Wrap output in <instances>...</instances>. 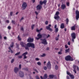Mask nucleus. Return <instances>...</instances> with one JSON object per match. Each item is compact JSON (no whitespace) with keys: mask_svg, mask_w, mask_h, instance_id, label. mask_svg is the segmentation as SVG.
Returning a JSON list of instances; mask_svg holds the SVG:
<instances>
[{"mask_svg":"<svg viewBox=\"0 0 79 79\" xmlns=\"http://www.w3.org/2000/svg\"><path fill=\"white\" fill-rule=\"evenodd\" d=\"M29 47H31L32 48H35V44L32 43H28L27 44V46L25 47V49L29 50Z\"/></svg>","mask_w":79,"mask_h":79,"instance_id":"nucleus-1","label":"nucleus"},{"mask_svg":"<svg viewBox=\"0 0 79 79\" xmlns=\"http://www.w3.org/2000/svg\"><path fill=\"white\" fill-rule=\"evenodd\" d=\"M65 59L66 61H73L74 60L73 58L69 55L65 57Z\"/></svg>","mask_w":79,"mask_h":79,"instance_id":"nucleus-2","label":"nucleus"},{"mask_svg":"<svg viewBox=\"0 0 79 79\" xmlns=\"http://www.w3.org/2000/svg\"><path fill=\"white\" fill-rule=\"evenodd\" d=\"M47 0H44L43 2L42 1H40V2L39 3L40 5H42L43 4L45 5H47Z\"/></svg>","mask_w":79,"mask_h":79,"instance_id":"nucleus-3","label":"nucleus"},{"mask_svg":"<svg viewBox=\"0 0 79 79\" xmlns=\"http://www.w3.org/2000/svg\"><path fill=\"white\" fill-rule=\"evenodd\" d=\"M76 15V19L77 20L79 19V11L78 10H77L75 11Z\"/></svg>","mask_w":79,"mask_h":79,"instance_id":"nucleus-4","label":"nucleus"},{"mask_svg":"<svg viewBox=\"0 0 79 79\" xmlns=\"http://www.w3.org/2000/svg\"><path fill=\"white\" fill-rule=\"evenodd\" d=\"M37 37H35V39L36 40H39L40 39H42V34H41L40 33H39L37 35Z\"/></svg>","mask_w":79,"mask_h":79,"instance_id":"nucleus-5","label":"nucleus"},{"mask_svg":"<svg viewBox=\"0 0 79 79\" xmlns=\"http://www.w3.org/2000/svg\"><path fill=\"white\" fill-rule=\"evenodd\" d=\"M27 3L26 2H24L23 3L22 5V8H23V10H25L26 8V7H27Z\"/></svg>","mask_w":79,"mask_h":79,"instance_id":"nucleus-6","label":"nucleus"},{"mask_svg":"<svg viewBox=\"0 0 79 79\" xmlns=\"http://www.w3.org/2000/svg\"><path fill=\"white\" fill-rule=\"evenodd\" d=\"M67 74L68 75H69V76L70 77L71 79H74V76L73 75L71 74L70 73L68 72V71L67 72Z\"/></svg>","mask_w":79,"mask_h":79,"instance_id":"nucleus-7","label":"nucleus"},{"mask_svg":"<svg viewBox=\"0 0 79 79\" xmlns=\"http://www.w3.org/2000/svg\"><path fill=\"white\" fill-rule=\"evenodd\" d=\"M41 43L43 44H45L47 45V40L45 39H41Z\"/></svg>","mask_w":79,"mask_h":79,"instance_id":"nucleus-8","label":"nucleus"},{"mask_svg":"<svg viewBox=\"0 0 79 79\" xmlns=\"http://www.w3.org/2000/svg\"><path fill=\"white\" fill-rule=\"evenodd\" d=\"M44 38H48L49 37H50V35L49 34L48 35V36H47V34L45 33H43L42 34V37Z\"/></svg>","mask_w":79,"mask_h":79,"instance_id":"nucleus-9","label":"nucleus"},{"mask_svg":"<svg viewBox=\"0 0 79 79\" xmlns=\"http://www.w3.org/2000/svg\"><path fill=\"white\" fill-rule=\"evenodd\" d=\"M20 44V45H21L22 47H24L25 49H26L25 47H26V46H26V43L23 42H21Z\"/></svg>","mask_w":79,"mask_h":79,"instance_id":"nucleus-10","label":"nucleus"},{"mask_svg":"<svg viewBox=\"0 0 79 79\" xmlns=\"http://www.w3.org/2000/svg\"><path fill=\"white\" fill-rule=\"evenodd\" d=\"M52 26V25L51 24H49L48 26H47L46 27V29L48 30H49V31H52V29L51 28H50V27Z\"/></svg>","mask_w":79,"mask_h":79,"instance_id":"nucleus-11","label":"nucleus"},{"mask_svg":"<svg viewBox=\"0 0 79 79\" xmlns=\"http://www.w3.org/2000/svg\"><path fill=\"white\" fill-rule=\"evenodd\" d=\"M47 67H48V69H51V64L50 61H48L47 64Z\"/></svg>","mask_w":79,"mask_h":79,"instance_id":"nucleus-12","label":"nucleus"},{"mask_svg":"<svg viewBox=\"0 0 79 79\" xmlns=\"http://www.w3.org/2000/svg\"><path fill=\"white\" fill-rule=\"evenodd\" d=\"M33 40L34 39H31V37H29L28 39L27 42H32Z\"/></svg>","mask_w":79,"mask_h":79,"instance_id":"nucleus-13","label":"nucleus"},{"mask_svg":"<svg viewBox=\"0 0 79 79\" xmlns=\"http://www.w3.org/2000/svg\"><path fill=\"white\" fill-rule=\"evenodd\" d=\"M71 37H72V39H76V34L75 33H72L71 34Z\"/></svg>","mask_w":79,"mask_h":79,"instance_id":"nucleus-14","label":"nucleus"},{"mask_svg":"<svg viewBox=\"0 0 79 79\" xmlns=\"http://www.w3.org/2000/svg\"><path fill=\"white\" fill-rule=\"evenodd\" d=\"M36 7L37 10H41L42 8V6L40 4L38 5Z\"/></svg>","mask_w":79,"mask_h":79,"instance_id":"nucleus-15","label":"nucleus"},{"mask_svg":"<svg viewBox=\"0 0 79 79\" xmlns=\"http://www.w3.org/2000/svg\"><path fill=\"white\" fill-rule=\"evenodd\" d=\"M66 5H65V4H62L61 6V8L62 9V10H64V9H65V8H66Z\"/></svg>","mask_w":79,"mask_h":79,"instance_id":"nucleus-16","label":"nucleus"},{"mask_svg":"<svg viewBox=\"0 0 79 79\" xmlns=\"http://www.w3.org/2000/svg\"><path fill=\"white\" fill-rule=\"evenodd\" d=\"M71 29L72 31H75L76 30V25L71 27Z\"/></svg>","mask_w":79,"mask_h":79,"instance_id":"nucleus-17","label":"nucleus"},{"mask_svg":"<svg viewBox=\"0 0 79 79\" xmlns=\"http://www.w3.org/2000/svg\"><path fill=\"white\" fill-rule=\"evenodd\" d=\"M19 71V69L18 67H15L14 69V72L15 73H17Z\"/></svg>","mask_w":79,"mask_h":79,"instance_id":"nucleus-18","label":"nucleus"},{"mask_svg":"<svg viewBox=\"0 0 79 79\" xmlns=\"http://www.w3.org/2000/svg\"><path fill=\"white\" fill-rule=\"evenodd\" d=\"M19 74L20 76L21 77H24V73H23V72H20L19 73Z\"/></svg>","mask_w":79,"mask_h":79,"instance_id":"nucleus-19","label":"nucleus"},{"mask_svg":"<svg viewBox=\"0 0 79 79\" xmlns=\"http://www.w3.org/2000/svg\"><path fill=\"white\" fill-rule=\"evenodd\" d=\"M60 28L61 29H63L64 28V23H62L60 25Z\"/></svg>","mask_w":79,"mask_h":79,"instance_id":"nucleus-20","label":"nucleus"},{"mask_svg":"<svg viewBox=\"0 0 79 79\" xmlns=\"http://www.w3.org/2000/svg\"><path fill=\"white\" fill-rule=\"evenodd\" d=\"M65 51L66 53H69L70 52V48H69L68 49H65Z\"/></svg>","mask_w":79,"mask_h":79,"instance_id":"nucleus-21","label":"nucleus"},{"mask_svg":"<svg viewBox=\"0 0 79 79\" xmlns=\"http://www.w3.org/2000/svg\"><path fill=\"white\" fill-rule=\"evenodd\" d=\"M56 16H55L54 17V18L55 19H56V20H58L59 19L60 17L58 15Z\"/></svg>","mask_w":79,"mask_h":79,"instance_id":"nucleus-22","label":"nucleus"},{"mask_svg":"<svg viewBox=\"0 0 79 79\" xmlns=\"http://www.w3.org/2000/svg\"><path fill=\"white\" fill-rule=\"evenodd\" d=\"M15 45H16V48H18V49H19V44H18L17 43H16L15 44Z\"/></svg>","mask_w":79,"mask_h":79,"instance_id":"nucleus-23","label":"nucleus"},{"mask_svg":"<svg viewBox=\"0 0 79 79\" xmlns=\"http://www.w3.org/2000/svg\"><path fill=\"white\" fill-rule=\"evenodd\" d=\"M60 37V35L58 34L57 35V36L55 39V40H59V38Z\"/></svg>","mask_w":79,"mask_h":79,"instance_id":"nucleus-24","label":"nucleus"},{"mask_svg":"<svg viewBox=\"0 0 79 79\" xmlns=\"http://www.w3.org/2000/svg\"><path fill=\"white\" fill-rule=\"evenodd\" d=\"M54 76H54V75H49V77L51 79H53V78L54 77Z\"/></svg>","mask_w":79,"mask_h":79,"instance_id":"nucleus-25","label":"nucleus"},{"mask_svg":"<svg viewBox=\"0 0 79 79\" xmlns=\"http://www.w3.org/2000/svg\"><path fill=\"white\" fill-rule=\"evenodd\" d=\"M44 79H47V74H44Z\"/></svg>","mask_w":79,"mask_h":79,"instance_id":"nucleus-26","label":"nucleus"},{"mask_svg":"<svg viewBox=\"0 0 79 79\" xmlns=\"http://www.w3.org/2000/svg\"><path fill=\"white\" fill-rule=\"evenodd\" d=\"M27 53H28L27 52H26L22 54V56H26V55H27Z\"/></svg>","mask_w":79,"mask_h":79,"instance_id":"nucleus-27","label":"nucleus"},{"mask_svg":"<svg viewBox=\"0 0 79 79\" xmlns=\"http://www.w3.org/2000/svg\"><path fill=\"white\" fill-rule=\"evenodd\" d=\"M42 30V28H41L40 30H38V29H36V31L37 32H40Z\"/></svg>","mask_w":79,"mask_h":79,"instance_id":"nucleus-28","label":"nucleus"},{"mask_svg":"<svg viewBox=\"0 0 79 79\" xmlns=\"http://www.w3.org/2000/svg\"><path fill=\"white\" fill-rule=\"evenodd\" d=\"M58 15H60V12L59 11H57L55 14V16H58Z\"/></svg>","mask_w":79,"mask_h":79,"instance_id":"nucleus-29","label":"nucleus"},{"mask_svg":"<svg viewBox=\"0 0 79 79\" xmlns=\"http://www.w3.org/2000/svg\"><path fill=\"white\" fill-rule=\"evenodd\" d=\"M66 24H68V23H69V19L68 18L66 19Z\"/></svg>","mask_w":79,"mask_h":79,"instance_id":"nucleus-30","label":"nucleus"},{"mask_svg":"<svg viewBox=\"0 0 79 79\" xmlns=\"http://www.w3.org/2000/svg\"><path fill=\"white\" fill-rule=\"evenodd\" d=\"M55 29V32H56V33L58 32V28H56Z\"/></svg>","mask_w":79,"mask_h":79,"instance_id":"nucleus-31","label":"nucleus"},{"mask_svg":"<svg viewBox=\"0 0 79 79\" xmlns=\"http://www.w3.org/2000/svg\"><path fill=\"white\" fill-rule=\"evenodd\" d=\"M18 39L20 41L21 40V38L20 37H19V35L18 36Z\"/></svg>","mask_w":79,"mask_h":79,"instance_id":"nucleus-32","label":"nucleus"},{"mask_svg":"<svg viewBox=\"0 0 79 79\" xmlns=\"http://www.w3.org/2000/svg\"><path fill=\"white\" fill-rule=\"evenodd\" d=\"M13 45H14V43L12 42L11 43V44L10 45V47H13Z\"/></svg>","mask_w":79,"mask_h":79,"instance_id":"nucleus-33","label":"nucleus"},{"mask_svg":"<svg viewBox=\"0 0 79 79\" xmlns=\"http://www.w3.org/2000/svg\"><path fill=\"white\" fill-rule=\"evenodd\" d=\"M34 26H35V25L34 24H33L31 25V29H32V30L34 29Z\"/></svg>","mask_w":79,"mask_h":79,"instance_id":"nucleus-34","label":"nucleus"},{"mask_svg":"<svg viewBox=\"0 0 79 79\" xmlns=\"http://www.w3.org/2000/svg\"><path fill=\"white\" fill-rule=\"evenodd\" d=\"M55 68L56 70H57V69H58V66H57V65H56Z\"/></svg>","mask_w":79,"mask_h":79,"instance_id":"nucleus-35","label":"nucleus"},{"mask_svg":"<svg viewBox=\"0 0 79 79\" xmlns=\"http://www.w3.org/2000/svg\"><path fill=\"white\" fill-rule=\"evenodd\" d=\"M46 55L44 53V54H43L42 55H41V56L42 57H44V56H45Z\"/></svg>","mask_w":79,"mask_h":79,"instance_id":"nucleus-36","label":"nucleus"},{"mask_svg":"<svg viewBox=\"0 0 79 79\" xmlns=\"http://www.w3.org/2000/svg\"><path fill=\"white\" fill-rule=\"evenodd\" d=\"M67 6H69V2H68L66 3Z\"/></svg>","mask_w":79,"mask_h":79,"instance_id":"nucleus-37","label":"nucleus"},{"mask_svg":"<svg viewBox=\"0 0 79 79\" xmlns=\"http://www.w3.org/2000/svg\"><path fill=\"white\" fill-rule=\"evenodd\" d=\"M19 54H20V52H18L17 53L15 54V55H19Z\"/></svg>","mask_w":79,"mask_h":79,"instance_id":"nucleus-38","label":"nucleus"},{"mask_svg":"<svg viewBox=\"0 0 79 79\" xmlns=\"http://www.w3.org/2000/svg\"><path fill=\"white\" fill-rule=\"evenodd\" d=\"M14 61H15V60L14 59H12L11 61V63H13L14 62Z\"/></svg>","mask_w":79,"mask_h":79,"instance_id":"nucleus-39","label":"nucleus"},{"mask_svg":"<svg viewBox=\"0 0 79 79\" xmlns=\"http://www.w3.org/2000/svg\"><path fill=\"white\" fill-rule=\"evenodd\" d=\"M76 66L75 65H73V69H76Z\"/></svg>","mask_w":79,"mask_h":79,"instance_id":"nucleus-40","label":"nucleus"},{"mask_svg":"<svg viewBox=\"0 0 79 79\" xmlns=\"http://www.w3.org/2000/svg\"><path fill=\"white\" fill-rule=\"evenodd\" d=\"M19 69H21V64H20L19 65Z\"/></svg>","mask_w":79,"mask_h":79,"instance_id":"nucleus-41","label":"nucleus"},{"mask_svg":"<svg viewBox=\"0 0 79 79\" xmlns=\"http://www.w3.org/2000/svg\"><path fill=\"white\" fill-rule=\"evenodd\" d=\"M65 47L66 49L68 48V46L67 45H65Z\"/></svg>","mask_w":79,"mask_h":79,"instance_id":"nucleus-42","label":"nucleus"},{"mask_svg":"<svg viewBox=\"0 0 79 79\" xmlns=\"http://www.w3.org/2000/svg\"><path fill=\"white\" fill-rule=\"evenodd\" d=\"M35 78H36V79H40V78H39V77L38 76H36Z\"/></svg>","mask_w":79,"mask_h":79,"instance_id":"nucleus-43","label":"nucleus"},{"mask_svg":"<svg viewBox=\"0 0 79 79\" xmlns=\"http://www.w3.org/2000/svg\"><path fill=\"white\" fill-rule=\"evenodd\" d=\"M35 78H36V79H40V78H39V77L38 76H36Z\"/></svg>","mask_w":79,"mask_h":79,"instance_id":"nucleus-44","label":"nucleus"},{"mask_svg":"<svg viewBox=\"0 0 79 79\" xmlns=\"http://www.w3.org/2000/svg\"><path fill=\"white\" fill-rule=\"evenodd\" d=\"M63 48H60V52H63Z\"/></svg>","mask_w":79,"mask_h":79,"instance_id":"nucleus-45","label":"nucleus"},{"mask_svg":"<svg viewBox=\"0 0 79 79\" xmlns=\"http://www.w3.org/2000/svg\"><path fill=\"white\" fill-rule=\"evenodd\" d=\"M37 64H38V65H41V63L40 62H37Z\"/></svg>","mask_w":79,"mask_h":79,"instance_id":"nucleus-46","label":"nucleus"},{"mask_svg":"<svg viewBox=\"0 0 79 79\" xmlns=\"http://www.w3.org/2000/svg\"><path fill=\"white\" fill-rule=\"evenodd\" d=\"M22 56H18L19 58H22Z\"/></svg>","mask_w":79,"mask_h":79,"instance_id":"nucleus-47","label":"nucleus"},{"mask_svg":"<svg viewBox=\"0 0 79 79\" xmlns=\"http://www.w3.org/2000/svg\"><path fill=\"white\" fill-rule=\"evenodd\" d=\"M24 56L23 59H26V58H27V57L26 56Z\"/></svg>","mask_w":79,"mask_h":79,"instance_id":"nucleus-48","label":"nucleus"},{"mask_svg":"<svg viewBox=\"0 0 79 79\" xmlns=\"http://www.w3.org/2000/svg\"><path fill=\"white\" fill-rule=\"evenodd\" d=\"M23 69H24L25 71H28V69H27V68H25Z\"/></svg>","mask_w":79,"mask_h":79,"instance_id":"nucleus-49","label":"nucleus"},{"mask_svg":"<svg viewBox=\"0 0 79 79\" xmlns=\"http://www.w3.org/2000/svg\"><path fill=\"white\" fill-rule=\"evenodd\" d=\"M45 24L47 25L48 24V21H46L45 22Z\"/></svg>","mask_w":79,"mask_h":79,"instance_id":"nucleus-50","label":"nucleus"},{"mask_svg":"<svg viewBox=\"0 0 79 79\" xmlns=\"http://www.w3.org/2000/svg\"><path fill=\"white\" fill-rule=\"evenodd\" d=\"M12 23H13V24H15V21L14 20H12Z\"/></svg>","mask_w":79,"mask_h":79,"instance_id":"nucleus-51","label":"nucleus"},{"mask_svg":"<svg viewBox=\"0 0 79 79\" xmlns=\"http://www.w3.org/2000/svg\"><path fill=\"white\" fill-rule=\"evenodd\" d=\"M35 13L36 14V15L37 16V15H38V14H39V13H38V12H37V11H35Z\"/></svg>","mask_w":79,"mask_h":79,"instance_id":"nucleus-52","label":"nucleus"},{"mask_svg":"<svg viewBox=\"0 0 79 79\" xmlns=\"http://www.w3.org/2000/svg\"><path fill=\"white\" fill-rule=\"evenodd\" d=\"M44 69L45 70H47V68L46 67H44Z\"/></svg>","mask_w":79,"mask_h":79,"instance_id":"nucleus-53","label":"nucleus"},{"mask_svg":"<svg viewBox=\"0 0 79 79\" xmlns=\"http://www.w3.org/2000/svg\"><path fill=\"white\" fill-rule=\"evenodd\" d=\"M20 29L21 30V31H24V28H23V27H21Z\"/></svg>","mask_w":79,"mask_h":79,"instance_id":"nucleus-54","label":"nucleus"},{"mask_svg":"<svg viewBox=\"0 0 79 79\" xmlns=\"http://www.w3.org/2000/svg\"><path fill=\"white\" fill-rule=\"evenodd\" d=\"M73 71L75 73V74H76L77 73L76 70V69H73Z\"/></svg>","mask_w":79,"mask_h":79,"instance_id":"nucleus-55","label":"nucleus"},{"mask_svg":"<svg viewBox=\"0 0 79 79\" xmlns=\"http://www.w3.org/2000/svg\"><path fill=\"white\" fill-rule=\"evenodd\" d=\"M58 53L59 55H61V54H62V53L61 52H60H60H58Z\"/></svg>","mask_w":79,"mask_h":79,"instance_id":"nucleus-56","label":"nucleus"},{"mask_svg":"<svg viewBox=\"0 0 79 79\" xmlns=\"http://www.w3.org/2000/svg\"><path fill=\"white\" fill-rule=\"evenodd\" d=\"M34 70L35 71H36V73H38V71H37V70L36 69H34Z\"/></svg>","mask_w":79,"mask_h":79,"instance_id":"nucleus-57","label":"nucleus"},{"mask_svg":"<svg viewBox=\"0 0 79 79\" xmlns=\"http://www.w3.org/2000/svg\"><path fill=\"white\" fill-rule=\"evenodd\" d=\"M35 60H36V61H39V58H36L35 59Z\"/></svg>","mask_w":79,"mask_h":79,"instance_id":"nucleus-58","label":"nucleus"},{"mask_svg":"<svg viewBox=\"0 0 79 79\" xmlns=\"http://www.w3.org/2000/svg\"><path fill=\"white\" fill-rule=\"evenodd\" d=\"M57 27V25H55L54 26V28L55 29H56Z\"/></svg>","mask_w":79,"mask_h":79,"instance_id":"nucleus-59","label":"nucleus"},{"mask_svg":"<svg viewBox=\"0 0 79 79\" xmlns=\"http://www.w3.org/2000/svg\"><path fill=\"white\" fill-rule=\"evenodd\" d=\"M10 16H12V15H13V12H10Z\"/></svg>","mask_w":79,"mask_h":79,"instance_id":"nucleus-60","label":"nucleus"},{"mask_svg":"<svg viewBox=\"0 0 79 79\" xmlns=\"http://www.w3.org/2000/svg\"><path fill=\"white\" fill-rule=\"evenodd\" d=\"M77 70L78 71H79V67H78V66H77Z\"/></svg>","mask_w":79,"mask_h":79,"instance_id":"nucleus-61","label":"nucleus"},{"mask_svg":"<svg viewBox=\"0 0 79 79\" xmlns=\"http://www.w3.org/2000/svg\"><path fill=\"white\" fill-rule=\"evenodd\" d=\"M8 29H11V27L10 26H9L8 27Z\"/></svg>","mask_w":79,"mask_h":79,"instance_id":"nucleus-62","label":"nucleus"},{"mask_svg":"<svg viewBox=\"0 0 79 79\" xmlns=\"http://www.w3.org/2000/svg\"><path fill=\"white\" fill-rule=\"evenodd\" d=\"M68 45H71V43L70 42H68Z\"/></svg>","mask_w":79,"mask_h":79,"instance_id":"nucleus-63","label":"nucleus"},{"mask_svg":"<svg viewBox=\"0 0 79 79\" xmlns=\"http://www.w3.org/2000/svg\"><path fill=\"white\" fill-rule=\"evenodd\" d=\"M32 1L33 3H35V0H32Z\"/></svg>","mask_w":79,"mask_h":79,"instance_id":"nucleus-64","label":"nucleus"}]
</instances>
